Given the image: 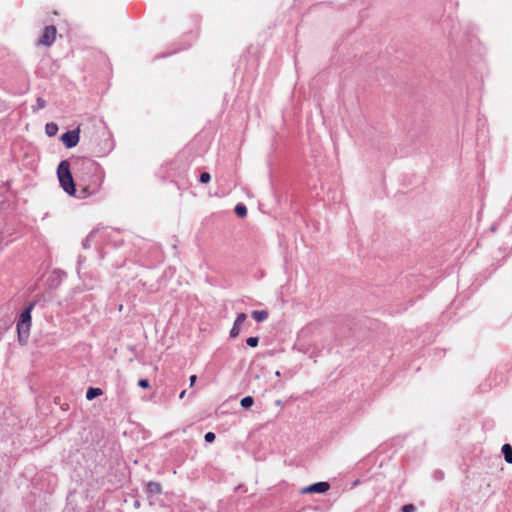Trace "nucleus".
<instances>
[{
	"instance_id": "nucleus-1",
	"label": "nucleus",
	"mask_w": 512,
	"mask_h": 512,
	"mask_svg": "<svg viewBox=\"0 0 512 512\" xmlns=\"http://www.w3.org/2000/svg\"><path fill=\"white\" fill-rule=\"evenodd\" d=\"M74 169L80 182H82V197L98 193L104 182V171L93 160L78 158L74 163Z\"/></svg>"
},
{
	"instance_id": "nucleus-2",
	"label": "nucleus",
	"mask_w": 512,
	"mask_h": 512,
	"mask_svg": "<svg viewBox=\"0 0 512 512\" xmlns=\"http://www.w3.org/2000/svg\"><path fill=\"white\" fill-rule=\"evenodd\" d=\"M57 176L62 189L69 195L76 193L75 182L70 171V163L67 160L60 162L57 168Z\"/></svg>"
},
{
	"instance_id": "nucleus-3",
	"label": "nucleus",
	"mask_w": 512,
	"mask_h": 512,
	"mask_svg": "<svg viewBox=\"0 0 512 512\" xmlns=\"http://www.w3.org/2000/svg\"><path fill=\"white\" fill-rule=\"evenodd\" d=\"M34 305L30 304L21 314L17 323L18 339L21 344H26L31 328V311Z\"/></svg>"
},
{
	"instance_id": "nucleus-4",
	"label": "nucleus",
	"mask_w": 512,
	"mask_h": 512,
	"mask_svg": "<svg viewBox=\"0 0 512 512\" xmlns=\"http://www.w3.org/2000/svg\"><path fill=\"white\" fill-rule=\"evenodd\" d=\"M57 29L53 25L46 26L43 29L41 37L37 41L38 46L50 47L56 40Z\"/></svg>"
},
{
	"instance_id": "nucleus-5",
	"label": "nucleus",
	"mask_w": 512,
	"mask_h": 512,
	"mask_svg": "<svg viewBox=\"0 0 512 512\" xmlns=\"http://www.w3.org/2000/svg\"><path fill=\"white\" fill-rule=\"evenodd\" d=\"M79 129L68 131L61 136V140L67 148L75 147L79 142Z\"/></svg>"
},
{
	"instance_id": "nucleus-6",
	"label": "nucleus",
	"mask_w": 512,
	"mask_h": 512,
	"mask_svg": "<svg viewBox=\"0 0 512 512\" xmlns=\"http://www.w3.org/2000/svg\"><path fill=\"white\" fill-rule=\"evenodd\" d=\"M330 485L328 482H318L314 483L310 486L304 487L301 490L302 494H308V493H325L329 490Z\"/></svg>"
},
{
	"instance_id": "nucleus-7",
	"label": "nucleus",
	"mask_w": 512,
	"mask_h": 512,
	"mask_svg": "<svg viewBox=\"0 0 512 512\" xmlns=\"http://www.w3.org/2000/svg\"><path fill=\"white\" fill-rule=\"evenodd\" d=\"M246 320V314L245 313H240L237 315L236 317V320L234 322V325L232 327V329L230 330V336L232 338H235L239 335L240 333V326L245 322Z\"/></svg>"
},
{
	"instance_id": "nucleus-8",
	"label": "nucleus",
	"mask_w": 512,
	"mask_h": 512,
	"mask_svg": "<svg viewBox=\"0 0 512 512\" xmlns=\"http://www.w3.org/2000/svg\"><path fill=\"white\" fill-rule=\"evenodd\" d=\"M146 487H147L148 493H150L152 495L160 494L161 490H162L161 485L157 482H148Z\"/></svg>"
},
{
	"instance_id": "nucleus-9",
	"label": "nucleus",
	"mask_w": 512,
	"mask_h": 512,
	"mask_svg": "<svg viewBox=\"0 0 512 512\" xmlns=\"http://www.w3.org/2000/svg\"><path fill=\"white\" fill-rule=\"evenodd\" d=\"M502 453L504 454L505 461L512 464V446L510 444H504L502 446Z\"/></svg>"
},
{
	"instance_id": "nucleus-10",
	"label": "nucleus",
	"mask_w": 512,
	"mask_h": 512,
	"mask_svg": "<svg viewBox=\"0 0 512 512\" xmlns=\"http://www.w3.org/2000/svg\"><path fill=\"white\" fill-rule=\"evenodd\" d=\"M251 316L257 321V322H262L264 320H266L269 316V313L266 311V310H261V311H253L251 313Z\"/></svg>"
},
{
	"instance_id": "nucleus-11",
	"label": "nucleus",
	"mask_w": 512,
	"mask_h": 512,
	"mask_svg": "<svg viewBox=\"0 0 512 512\" xmlns=\"http://www.w3.org/2000/svg\"><path fill=\"white\" fill-rule=\"evenodd\" d=\"M103 394L102 390L100 388H88L86 392V398L87 400H92L98 396H101Z\"/></svg>"
},
{
	"instance_id": "nucleus-12",
	"label": "nucleus",
	"mask_w": 512,
	"mask_h": 512,
	"mask_svg": "<svg viewBox=\"0 0 512 512\" xmlns=\"http://www.w3.org/2000/svg\"><path fill=\"white\" fill-rule=\"evenodd\" d=\"M45 131L48 136H55L58 132V126L53 122L47 123L45 126Z\"/></svg>"
},
{
	"instance_id": "nucleus-13",
	"label": "nucleus",
	"mask_w": 512,
	"mask_h": 512,
	"mask_svg": "<svg viewBox=\"0 0 512 512\" xmlns=\"http://www.w3.org/2000/svg\"><path fill=\"white\" fill-rule=\"evenodd\" d=\"M235 213L237 214V216L243 218L247 215V208L242 204H238L235 207Z\"/></svg>"
},
{
	"instance_id": "nucleus-14",
	"label": "nucleus",
	"mask_w": 512,
	"mask_h": 512,
	"mask_svg": "<svg viewBox=\"0 0 512 512\" xmlns=\"http://www.w3.org/2000/svg\"><path fill=\"white\" fill-rule=\"evenodd\" d=\"M254 399L251 396H246L241 400V406L243 408H249L253 405Z\"/></svg>"
},
{
	"instance_id": "nucleus-15",
	"label": "nucleus",
	"mask_w": 512,
	"mask_h": 512,
	"mask_svg": "<svg viewBox=\"0 0 512 512\" xmlns=\"http://www.w3.org/2000/svg\"><path fill=\"white\" fill-rule=\"evenodd\" d=\"M246 343L248 346L254 348V347H257V345L259 343V339H258V337H249V338H247Z\"/></svg>"
},
{
	"instance_id": "nucleus-16",
	"label": "nucleus",
	"mask_w": 512,
	"mask_h": 512,
	"mask_svg": "<svg viewBox=\"0 0 512 512\" xmlns=\"http://www.w3.org/2000/svg\"><path fill=\"white\" fill-rule=\"evenodd\" d=\"M210 180H211V175L208 172H203L200 175V182L201 183L207 184V183L210 182Z\"/></svg>"
},
{
	"instance_id": "nucleus-17",
	"label": "nucleus",
	"mask_w": 512,
	"mask_h": 512,
	"mask_svg": "<svg viewBox=\"0 0 512 512\" xmlns=\"http://www.w3.org/2000/svg\"><path fill=\"white\" fill-rule=\"evenodd\" d=\"M204 438L206 442L212 443L215 440L216 436L213 432H207Z\"/></svg>"
},
{
	"instance_id": "nucleus-18",
	"label": "nucleus",
	"mask_w": 512,
	"mask_h": 512,
	"mask_svg": "<svg viewBox=\"0 0 512 512\" xmlns=\"http://www.w3.org/2000/svg\"><path fill=\"white\" fill-rule=\"evenodd\" d=\"M138 385L141 387V388H144V389H147L149 388L150 384H149V381L147 379H140L138 381Z\"/></svg>"
},
{
	"instance_id": "nucleus-19",
	"label": "nucleus",
	"mask_w": 512,
	"mask_h": 512,
	"mask_svg": "<svg viewBox=\"0 0 512 512\" xmlns=\"http://www.w3.org/2000/svg\"><path fill=\"white\" fill-rule=\"evenodd\" d=\"M402 512H415V507L413 504H407L402 507Z\"/></svg>"
},
{
	"instance_id": "nucleus-20",
	"label": "nucleus",
	"mask_w": 512,
	"mask_h": 512,
	"mask_svg": "<svg viewBox=\"0 0 512 512\" xmlns=\"http://www.w3.org/2000/svg\"><path fill=\"white\" fill-rule=\"evenodd\" d=\"M45 106H46V102H45V100H44V99H42V98H38V99H37V107H38L39 109H43V108H45Z\"/></svg>"
},
{
	"instance_id": "nucleus-21",
	"label": "nucleus",
	"mask_w": 512,
	"mask_h": 512,
	"mask_svg": "<svg viewBox=\"0 0 512 512\" xmlns=\"http://www.w3.org/2000/svg\"><path fill=\"white\" fill-rule=\"evenodd\" d=\"M196 379H197L196 375L190 376V386L194 385V383L196 382Z\"/></svg>"
},
{
	"instance_id": "nucleus-22",
	"label": "nucleus",
	"mask_w": 512,
	"mask_h": 512,
	"mask_svg": "<svg viewBox=\"0 0 512 512\" xmlns=\"http://www.w3.org/2000/svg\"><path fill=\"white\" fill-rule=\"evenodd\" d=\"M185 393H186V391H185V390H184V391H182V392L180 393V398H184V397H185Z\"/></svg>"
}]
</instances>
